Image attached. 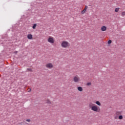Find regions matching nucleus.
Returning a JSON list of instances; mask_svg holds the SVG:
<instances>
[{
  "mask_svg": "<svg viewBox=\"0 0 125 125\" xmlns=\"http://www.w3.org/2000/svg\"><path fill=\"white\" fill-rule=\"evenodd\" d=\"M108 44H110L112 43V41L111 40H109L108 41Z\"/></svg>",
  "mask_w": 125,
  "mask_h": 125,
  "instance_id": "17",
  "label": "nucleus"
},
{
  "mask_svg": "<svg viewBox=\"0 0 125 125\" xmlns=\"http://www.w3.org/2000/svg\"><path fill=\"white\" fill-rule=\"evenodd\" d=\"M73 80L75 83H78V82H80V77H79L78 76H76L74 77Z\"/></svg>",
  "mask_w": 125,
  "mask_h": 125,
  "instance_id": "4",
  "label": "nucleus"
},
{
  "mask_svg": "<svg viewBox=\"0 0 125 125\" xmlns=\"http://www.w3.org/2000/svg\"><path fill=\"white\" fill-rule=\"evenodd\" d=\"M101 30L102 31H103V32H104L106 31V30H107V27L105 26H103V27H102Z\"/></svg>",
  "mask_w": 125,
  "mask_h": 125,
  "instance_id": "8",
  "label": "nucleus"
},
{
  "mask_svg": "<svg viewBox=\"0 0 125 125\" xmlns=\"http://www.w3.org/2000/svg\"><path fill=\"white\" fill-rule=\"evenodd\" d=\"M88 8V7L86 5L85 6L84 9L81 12L82 14H84L85 11H86V9Z\"/></svg>",
  "mask_w": 125,
  "mask_h": 125,
  "instance_id": "6",
  "label": "nucleus"
},
{
  "mask_svg": "<svg viewBox=\"0 0 125 125\" xmlns=\"http://www.w3.org/2000/svg\"><path fill=\"white\" fill-rule=\"evenodd\" d=\"M32 71V68H28L27 69V72H31Z\"/></svg>",
  "mask_w": 125,
  "mask_h": 125,
  "instance_id": "15",
  "label": "nucleus"
},
{
  "mask_svg": "<svg viewBox=\"0 0 125 125\" xmlns=\"http://www.w3.org/2000/svg\"><path fill=\"white\" fill-rule=\"evenodd\" d=\"M118 119L119 120H123V119H124V117L122 116V115H121L118 117Z\"/></svg>",
  "mask_w": 125,
  "mask_h": 125,
  "instance_id": "12",
  "label": "nucleus"
},
{
  "mask_svg": "<svg viewBox=\"0 0 125 125\" xmlns=\"http://www.w3.org/2000/svg\"><path fill=\"white\" fill-rule=\"evenodd\" d=\"M61 45L62 47H64V48H67V47L70 46V43H69V42L66 41H63L62 42Z\"/></svg>",
  "mask_w": 125,
  "mask_h": 125,
  "instance_id": "2",
  "label": "nucleus"
},
{
  "mask_svg": "<svg viewBox=\"0 0 125 125\" xmlns=\"http://www.w3.org/2000/svg\"><path fill=\"white\" fill-rule=\"evenodd\" d=\"M89 107L92 111H94V112H100V107L91 103L89 104Z\"/></svg>",
  "mask_w": 125,
  "mask_h": 125,
  "instance_id": "1",
  "label": "nucleus"
},
{
  "mask_svg": "<svg viewBox=\"0 0 125 125\" xmlns=\"http://www.w3.org/2000/svg\"><path fill=\"white\" fill-rule=\"evenodd\" d=\"M95 103L97 105H98V106H101V103H100V101H97Z\"/></svg>",
  "mask_w": 125,
  "mask_h": 125,
  "instance_id": "9",
  "label": "nucleus"
},
{
  "mask_svg": "<svg viewBox=\"0 0 125 125\" xmlns=\"http://www.w3.org/2000/svg\"><path fill=\"white\" fill-rule=\"evenodd\" d=\"M119 9H120V8H116L115 9V12H118Z\"/></svg>",
  "mask_w": 125,
  "mask_h": 125,
  "instance_id": "16",
  "label": "nucleus"
},
{
  "mask_svg": "<svg viewBox=\"0 0 125 125\" xmlns=\"http://www.w3.org/2000/svg\"><path fill=\"white\" fill-rule=\"evenodd\" d=\"M36 27H37V24L35 23L32 26V28H33V29H36Z\"/></svg>",
  "mask_w": 125,
  "mask_h": 125,
  "instance_id": "13",
  "label": "nucleus"
},
{
  "mask_svg": "<svg viewBox=\"0 0 125 125\" xmlns=\"http://www.w3.org/2000/svg\"><path fill=\"white\" fill-rule=\"evenodd\" d=\"M122 16H125V12H122Z\"/></svg>",
  "mask_w": 125,
  "mask_h": 125,
  "instance_id": "20",
  "label": "nucleus"
},
{
  "mask_svg": "<svg viewBox=\"0 0 125 125\" xmlns=\"http://www.w3.org/2000/svg\"><path fill=\"white\" fill-rule=\"evenodd\" d=\"M78 90H79V91H83V87L79 86L78 87Z\"/></svg>",
  "mask_w": 125,
  "mask_h": 125,
  "instance_id": "10",
  "label": "nucleus"
},
{
  "mask_svg": "<svg viewBox=\"0 0 125 125\" xmlns=\"http://www.w3.org/2000/svg\"><path fill=\"white\" fill-rule=\"evenodd\" d=\"M46 68H48L49 69H51V68H53V65L52 63H49L46 64Z\"/></svg>",
  "mask_w": 125,
  "mask_h": 125,
  "instance_id": "5",
  "label": "nucleus"
},
{
  "mask_svg": "<svg viewBox=\"0 0 125 125\" xmlns=\"http://www.w3.org/2000/svg\"><path fill=\"white\" fill-rule=\"evenodd\" d=\"M118 118H119V116H118V115H116V116H115V120H117V119H118Z\"/></svg>",
  "mask_w": 125,
  "mask_h": 125,
  "instance_id": "22",
  "label": "nucleus"
},
{
  "mask_svg": "<svg viewBox=\"0 0 125 125\" xmlns=\"http://www.w3.org/2000/svg\"><path fill=\"white\" fill-rule=\"evenodd\" d=\"M46 103L47 104H51V102H50V100H47Z\"/></svg>",
  "mask_w": 125,
  "mask_h": 125,
  "instance_id": "14",
  "label": "nucleus"
},
{
  "mask_svg": "<svg viewBox=\"0 0 125 125\" xmlns=\"http://www.w3.org/2000/svg\"><path fill=\"white\" fill-rule=\"evenodd\" d=\"M26 122H28V123H30V122H31V120L30 119H27L26 120Z\"/></svg>",
  "mask_w": 125,
  "mask_h": 125,
  "instance_id": "19",
  "label": "nucleus"
},
{
  "mask_svg": "<svg viewBox=\"0 0 125 125\" xmlns=\"http://www.w3.org/2000/svg\"><path fill=\"white\" fill-rule=\"evenodd\" d=\"M17 52H18L17 51L15 52V53L16 54L17 53Z\"/></svg>",
  "mask_w": 125,
  "mask_h": 125,
  "instance_id": "23",
  "label": "nucleus"
},
{
  "mask_svg": "<svg viewBox=\"0 0 125 125\" xmlns=\"http://www.w3.org/2000/svg\"><path fill=\"white\" fill-rule=\"evenodd\" d=\"M87 85H91V83H87Z\"/></svg>",
  "mask_w": 125,
  "mask_h": 125,
  "instance_id": "21",
  "label": "nucleus"
},
{
  "mask_svg": "<svg viewBox=\"0 0 125 125\" xmlns=\"http://www.w3.org/2000/svg\"><path fill=\"white\" fill-rule=\"evenodd\" d=\"M48 42H50V43H54V39H53V37H50L48 39Z\"/></svg>",
  "mask_w": 125,
  "mask_h": 125,
  "instance_id": "3",
  "label": "nucleus"
},
{
  "mask_svg": "<svg viewBox=\"0 0 125 125\" xmlns=\"http://www.w3.org/2000/svg\"><path fill=\"white\" fill-rule=\"evenodd\" d=\"M31 88H28L27 90V92H30L31 91Z\"/></svg>",
  "mask_w": 125,
  "mask_h": 125,
  "instance_id": "18",
  "label": "nucleus"
},
{
  "mask_svg": "<svg viewBox=\"0 0 125 125\" xmlns=\"http://www.w3.org/2000/svg\"><path fill=\"white\" fill-rule=\"evenodd\" d=\"M122 113H123V112L122 111H116L115 113V115L116 116H121V115H122Z\"/></svg>",
  "mask_w": 125,
  "mask_h": 125,
  "instance_id": "7",
  "label": "nucleus"
},
{
  "mask_svg": "<svg viewBox=\"0 0 125 125\" xmlns=\"http://www.w3.org/2000/svg\"><path fill=\"white\" fill-rule=\"evenodd\" d=\"M27 38L29 40H32V35L31 34H29L28 36H27Z\"/></svg>",
  "mask_w": 125,
  "mask_h": 125,
  "instance_id": "11",
  "label": "nucleus"
}]
</instances>
